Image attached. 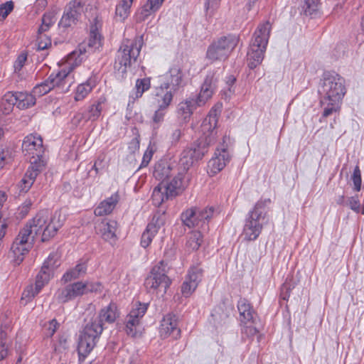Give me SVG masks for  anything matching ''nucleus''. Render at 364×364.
<instances>
[{
	"mask_svg": "<svg viewBox=\"0 0 364 364\" xmlns=\"http://www.w3.org/2000/svg\"><path fill=\"white\" fill-rule=\"evenodd\" d=\"M65 217L59 212H55L51 217L48 211L39 212L21 229L13 242L10 257L15 264H20L24 256L33 247L35 237L41 235V241L46 242L54 237L58 230L63 226Z\"/></svg>",
	"mask_w": 364,
	"mask_h": 364,
	"instance_id": "f257e3e1",
	"label": "nucleus"
},
{
	"mask_svg": "<svg viewBox=\"0 0 364 364\" xmlns=\"http://www.w3.org/2000/svg\"><path fill=\"white\" fill-rule=\"evenodd\" d=\"M220 111L213 107L208 114L203 120L200 125V136L194 147H188L184 149L178 162V168L168 166L171 169V178L178 176L181 173V181H183V176L186 172L193 165V164L201 159L208 151V147L213 144L216 141L217 124ZM168 166V164H164Z\"/></svg>",
	"mask_w": 364,
	"mask_h": 364,
	"instance_id": "f03ea898",
	"label": "nucleus"
},
{
	"mask_svg": "<svg viewBox=\"0 0 364 364\" xmlns=\"http://www.w3.org/2000/svg\"><path fill=\"white\" fill-rule=\"evenodd\" d=\"M318 93L320 105L323 109V117L338 112L346 93L344 78L336 73H324L319 82Z\"/></svg>",
	"mask_w": 364,
	"mask_h": 364,
	"instance_id": "7ed1b4c3",
	"label": "nucleus"
},
{
	"mask_svg": "<svg viewBox=\"0 0 364 364\" xmlns=\"http://www.w3.org/2000/svg\"><path fill=\"white\" fill-rule=\"evenodd\" d=\"M171 171L168 166L158 164L154 168V176L161 181L152 193V202L155 206H159L164 201L173 199L185 188V183L181 181V173L171 178Z\"/></svg>",
	"mask_w": 364,
	"mask_h": 364,
	"instance_id": "20e7f679",
	"label": "nucleus"
},
{
	"mask_svg": "<svg viewBox=\"0 0 364 364\" xmlns=\"http://www.w3.org/2000/svg\"><path fill=\"white\" fill-rule=\"evenodd\" d=\"M271 203L269 198H261L246 216L242 230V235L245 240H255L265 224L268 222L267 206Z\"/></svg>",
	"mask_w": 364,
	"mask_h": 364,
	"instance_id": "39448f33",
	"label": "nucleus"
},
{
	"mask_svg": "<svg viewBox=\"0 0 364 364\" xmlns=\"http://www.w3.org/2000/svg\"><path fill=\"white\" fill-rule=\"evenodd\" d=\"M82 47L80 48L79 52L74 50L67 58L65 68L56 73H51L47 79L52 89H56L59 92L65 93L69 91L73 82V77L70 73L74 68L81 64L84 60L82 52Z\"/></svg>",
	"mask_w": 364,
	"mask_h": 364,
	"instance_id": "423d86ee",
	"label": "nucleus"
},
{
	"mask_svg": "<svg viewBox=\"0 0 364 364\" xmlns=\"http://www.w3.org/2000/svg\"><path fill=\"white\" fill-rule=\"evenodd\" d=\"M142 46V36L124 40L116 54L114 70L122 75L125 74L127 68L136 61Z\"/></svg>",
	"mask_w": 364,
	"mask_h": 364,
	"instance_id": "0eeeda50",
	"label": "nucleus"
},
{
	"mask_svg": "<svg viewBox=\"0 0 364 364\" xmlns=\"http://www.w3.org/2000/svg\"><path fill=\"white\" fill-rule=\"evenodd\" d=\"M271 24L266 21L259 24L254 33L253 38L247 53L248 67L254 69L262 63L268 43Z\"/></svg>",
	"mask_w": 364,
	"mask_h": 364,
	"instance_id": "6e6552de",
	"label": "nucleus"
},
{
	"mask_svg": "<svg viewBox=\"0 0 364 364\" xmlns=\"http://www.w3.org/2000/svg\"><path fill=\"white\" fill-rule=\"evenodd\" d=\"M102 331L103 324L97 319L93 318L85 325L78 339L77 352L80 362H82L95 348Z\"/></svg>",
	"mask_w": 364,
	"mask_h": 364,
	"instance_id": "1a4fd4ad",
	"label": "nucleus"
},
{
	"mask_svg": "<svg viewBox=\"0 0 364 364\" xmlns=\"http://www.w3.org/2000/svg\"><path fill=\"white\" fill-rule=\"evenodd\" d=\"M171 281L167 276L166 264L161 261L154 266L144 281V286L150 294H166Z\"/></svg>",
	"mask_w": 364,
	"mask_h": 364,
	"instance_id": "9d476101",
	"label": "nucleus"
},
{
	"mask_svg": "<svg viewBox=\"0 0 364 364\" xmlns=\"http://www.w3.org/2000/svg\"><path fill=\"white\" fill-rule=\"evenodd\" d=\"M238 43V38L233 35L223 36L213 41L208 47L206 58L211 63L225 60Z\"/></svg>",
	"mask_w": 364,
	"mask_h": 364,
	"instance_id": "9b49d317",
	"label": "nucleus"
},
{
	"mask_svg": "<svg viewBox=\"0 0 364 364\" xmlns=\"http://www.w3.org/2000/svg\"><path fill=\"white\" fill-rule=\"evenodd\" d=\"M214 211L215 209L212 206L203 208L192 207L183 211L181 218L183 225L190 228H198L206 230Z\"/></svg>",
	"mask_w": 364,
	"mask_h": 364,
	"instance_id": "f8f14e48",
	"label": "nucleus"
},
{
	"mask_svg": "<svg viewBox=\"0 0 364 364\" xmlns=\"http://www.w3.org/2000/svg\"><path fill=\"white\" fill-rule=\"evenodd\" d=\"M83 0H71L65 6L59 26L68 28L77 23L85 11Z\"/></svg>",
	"mask_w": 364,
	"mask_h": 364,
	"instance_id": "ddd939ff",
	"label": "nucleus"
},
{
	"mask_svg": "<svg viewBox=\"0 0 364 364\" xmlns=\"http://www.w3.org/2000/svg\"><path fill=\"white\" fill-rule=\"evenodd\" d=\"M219 75L217 72H209L200 87V91L195 98L198 106L204 105L212 97L217 89Z\"/></svg>",
	"mask_w": 364,
	"mask_h": 364,
	"instance_id": "4468645a",
	"label": "nucleus"
},
{
	"mask_svg": "<svg viewBox=\"0 0 364 364\" xmlns=\"http://www.w3.org/2000/svg\"><path fill=\"white\" fill-rule=\"evenodd\" d=\"M22 150L26 156L31 158V160H43V139L38 135L30 134L26 136L22 144Z\"/></svg>",
	"mask_w": 364,
	"mask_h": 364,
	"instance_id": "2eb2a0df",
	"label": "nucleus"
},
{
	"mask_svg": "<svg viewBox=\"0 0 364 364\" xmlns=\"http://www.w3.org/2000/svg\"><path fill=\"white\" fill-rule=\"evenodd\" d=\"M86 288L87 287L82 282L68 284L56 291V299L59 303H67L86 294Z\"/></svg>",
	"mask_w": 364,
	"mask_h": 364,
	"instance_id": "dca6fc26",
	"label": "nucleus"
},
{
	"mask_svg": "<svg viewBox=\"0 0 364 364\" xmlns=\"http://www.w3.org/2000/svg\"><path fill=\"white\" fill-rule=\"evenodd\" d=\"M231 154L228 146L224 144L218 147L214 156L208 162L209 172L213 175L222 171L230 162Z\"/></svg>",
	"mask_w": 364,
	"mask_h": 364,
	"instance_id": "f3484780",
	"label": "nucleus"
},
{
	"mask_svg": "<svg viewBox=\"0 0 364 364\" xmlns=\"http://www.w3.org/2000/svg\"><path fill=\"white\" fill-rule=\"evenodd\" d=\"M148 308V304L139 303L136 308H133L126 318L125 331L127 335L135 337L137 334V327L140 319L144 316Z\"/></svg>",
	"mask_w": 364,
	"mask_h": 364,
	"instance_id": "a211bd4d",
	"label": "nucleus"
},
{
	"mask_svg": "<svg viewBox=\"0 0 364 364\" xmlns=\"http://www.w3.org/2000/svg\"><path fill=\"white\" fill-rule=\"evenodd\" d=\"M203 277V270L199 267H192L190 268L186 280L181 287L182 294L188 297L196 289L199 282Z\"/></svg>",
	"mask_w": 364,
	"mask_h": 364,
	"instance_id": "6ab92c4d",
	"label": "nucleus"
},
{
	"mask_svg": "<svg viewBox=\"0 0 364 364\" xmlns=\"http://www.w3.org/2000/svg\"><path fill=\"white\" fill-rule=\"evenodd\" d=\"M100 26L101 23L98 19L97 18H94L93 22L90 26V38L87 43L88 50H86L85 45H80L78 49L76 50L79 52L80 48L82 47V52L84 56V59L86 57L85 53L87 52L90 53L95 51L102 46V36L99 31V28Z\"/></svg>",
	"mask_w": 364,
	"mask_h": 364,
	"instance_id": "aec40b11",
	"label": "nucleus"
},
{
	"mask_svg": "<svg viewBox=\"0 0 364 364\" xmlns=\"http://www.w3.org/2000/svg\"><path fill=\"white\" fill-rule=\"evenodd\" d=\"M160 335L162 338L171 336L173 338H178L181 334V330L178 328L177 317L175 314H168L161 322Z\"/></svg>",
	"mask_w": 364,
	"mask_h": 364,
	"instance_id": "412c9836",
	"label": "nucleus"
},
{
	"mask_svg": "<svg viewBox=\"0 0 364 364\" xmlns=\"http://www.w3.org/2000/svg\"><path fill=\"white\" fill-rule=\"evenodd\" d=\"M118 225L117 221L114 220H102L96 226V231L100 237L110 242L111 244L117 240L116 231L117 230Z\"/></svg>",
	"mask_w": 364,
	"mask_h": 364,
	"instance_id": "4be33fe9",
	"label": "nucleus"
},
{
	"mask_svg": "<svg viewBox=\"0 0 364 364\" xmlns=\"http://www.w3.org/2000/svg\"><path fill=\"white\" fill-rule=\"evenodd\" d=\"M53 274L46 269V267H42L41 271L36 276L35 286L28 287L23 291V295L26 297H34L38 294L42 288L48 282Z\"/></svg>",
	"mask_w": 364,
	"mask_h": 364,
	"instance_id": "5701e85b",
	"label": "nucleus"
},
{
	"mask_svg": "<svg viewBox=\"0 0 364 364\" xmlns=\"http://www.w3.org/2000/svg\"><path fill=\"white\" fill-rule=\"evenodd\" d=\"M155 101L158 107L168 109L171 104L173 95L176 91H173L170 88L168 82H164L155 90Z\"/></svg>",
	"mask_w": 364,
	"mask_h": 364,
	"instance_id": "b1692460",
	"label": "nucleus"
},
{
	"mask_svg": "<svg viewBox=\"0 0 364 364\" xmlns=\"http://www.w3.org/2000/svg\"><path fill=\"white\" fill-rule=\"evenodd\" d=\"M165 0H146L145 4L136 11V21L138 23L146 21L161 7Z\"/></svg>",
	"mask_w": 364,
	"mask_h": 364,
	"instance_id": "393cba45",
	"label": "nucleus"
},
{
	"mask_svg": "<svg viewBox=\"0 0 364 364\" xmlns=\"http://www.w3.org/2000/svg\"><path fill=\"white\" fill-rule=\"evenodd\" d=\"M163 222L160 220L159 216L154 215L152 220L147 225L145 230L143 232L141 238V245L144 248L149 246L153 238L158 233Z\"/></svg>",
	"mask_w": 364,
	"mask_h": 364,
	"instance_id": "a878e982",
	"label": "nucleus"
},
{
	"mask_svg": "<svg viewBox=\"0 0 364 364\" xmlns=\"http://www.w3.org/2000/svg\"><path fill=\"white\" fill-rule=\"evenodd\" d=\"M104 100L99 99L88 107L87 111L85 114H76L74 119L77 120V122H80L82 119H84L86 122L96 121L101 116L104 107Z\"/></svg>",
	"mask_w": 364,
	"mask_h": 364,
	"instance_id": "bb28decb",
	"label": "nucleus"
},
{
	"mask_svg": "<svg viewBox=\"0 0 364 364\" xmlns=\"http://www.w3.org/2000/svg\"><path fill=\"white\" fill-rule=\"evenodd\" d=\"M184 74L182 68L179 64H173L169 68L166 74V77L170 85V88L173 91H177L181 86Z\"/></svg>",
	"mask_w": 364,
	"mask_h": 364,
	"instance_id": "cd10ccee",
	"label": "nucleus"
},
{
	"mask_svg": "<svg viewBox=\"0 0 364 364\" xmlns=\"http://www.w3.org/2000/svg\"><path fill=\"white\" fill-rule=\"evenodd\" d=\"M119 200L118 193H114L110 197L102 201L95 209L96 216H104L110 214Z\"/></svg>",
	"mask_w": 364,
	"mask_h": 364,
	"instance_id": "c85d7f7f",
	"label": "nucleus"
},
{
	"mask_svg": "<svg viewBox=\"0 0 364 364\" xmlns=\"http://www.w3.org/2000/svg\"><path fill=\"white\" fill-rule=\"evenodd\" d=\"M237 309L240 314V323H250L254 322L255 311L251 304L245 298H241L237 302Z\"/></svg>",
	"mask_w": 364,
	"mask_h": 364,
	"instance_id": "c756f323",
	"label": "nucleus"
},
{
	"mask_svg": "<svg viewBox=\"0 0 364 364\" xmlns=\"http://www.w3.org/2000/svg\"><path fill=\"white\" fill-rule=\"evenodd\" d=\"M151 87V80L149 77L137 79L135 83L134 90L130 94L128 106L134 104V101L140 98L144 92L149 90Z\"/></svg>",
	"mask_w": 364,
	"mask_h": 364,
	"instance_id": "7c9ffc66",
	"label": "nucleus"
},
{
	"mask_svg": "<svg viewBox=\"0 0 364 364\" xmlns=\"http://www.w3.org/2000/svg\"><path fill=\"white\" fill-rule=\"evenodd\" d=\"M198 106L195 98H188L180 102L178 105V114L184 121H187L193 114V112Z\"/></svg>",
	"mask_w": 364,
	"mask_h": 364,
	"instance_id": "2f4dec72",
	"label": "nucleus"
},
{
	"mask_svg": "<svg viewBox=\"0 0 364 364\" xmlns=\"http://www.w3.org/2000/svg\"><path fill=\"white\" fill-rule=\"evenodd\" d=\"M118 316L119 313L117 305L112 302L100 310L99 316L95 319L100 321L102 324L103 321L112 323L115 321Z\"/></svg>",
	"mask_w": 364,
	"mask_h": 364,
	"instance_id": "473e14b6",
	"label": "nucleus"
},
{
	"mask_svg": "<svg viewBox=\"0 0 364 364\" xmlns=\"http://www.w3.org/2000/svg\"><path fill=\"white\" fill-rule=\"evenodd\" d=\"M87 267L85 262H79L75 267L68 269L63 275L62 281L67 283L83 277L87 272Z\"/></svg>",
	"mask_w": 364,
	"mask_h": 364,
	"instance_id": "72a5a7b5",
	"label": "nucleus"
},
{
	"mask_svg": "<svg viewBox=\"0 0 364 364\" xmlns=\"http://www.w3.org/2000/svg\"><path fill=\"white\" fill-rule=\"evenodd\" d=\"M95 81L91 78L88 79L86 82L80 84L75 90V100L81 101L84 100L92 90L95 87Z\"/></svg>",
	"mask_w": 364,
	"mask_h": 364,
	"instance_id": "f704fd0d",
	"label": "nucleus"
},
{
	"mask_svg": "<svg viewBox=\"0 0 364 364\" xmlns=\"http://www.w3.org/2000/svg\"><path fill=\"white\" fill-rule=\"evenodd\" d=\"M46 166L44 160H31V165L27 169L24 176L34 183L37 176L43 170Z\"/></svg>",
	"mask_w": 364,
	"mask_h": 364,
	"instance_id": "c9c22d12",
	"label": "nucleus"
},
{
	"mask_svg": "<svg viewBox=\"0 0 364 364\" xmlns=\"http://www.w3.org/2000/svg\"><path fill=\"white\" fill-rule=\"evenodd\" d=\"M203 241L202 234L200 231H192L187 235L186 249L188 252L198 250Z\"/></svg>",
	"mask_w": 364,
	"mask_h": 364,
	"instance_id": "e433bc0d",
	"label": "nucleus"
},
{
	"mask_svg": "<svg viewBox=\"0 0 364 364\" xmlns=\"http://www.w3.org/2000/svg\"><path fill=\"white\" fill-rule=\"evenodd\" d=\"M17 107L20 109H26L36 104V98L33 93L17 92Z\"/></svg>",
	"mask_w": 364,
	"mask_h": 364,
	"instance_id": "4c0bfd02",
	"label": "nucleus"
},
{
	"mask_svg": "<svg viewBox=\"0 0 364 364\" xmlns=\"http://www.w3.org/2000/svg\"><path fill=\"white\" fill-rule=\"evenodd\" d=\"M133 1L134 0H121L119 1V3L116 6V18L122 21L128 17Z\"/></svg>",
	"mask_w": 364,
	"mask_h": 364,
	"instance_id": "58836bf2",
	"label": "nucleus"
},
{
	"mask_svg": "<svg viewBox=\"0 0 364 364\" xmlns=\"http://www.w3.org/2000/svg\"><path fill=\"white\" fill-rule=\"evenodd\" d=\"M296 283L294 282L292 277H287L285 282L281 287L280 297L283 300L287 301L290 296L292 289H294Z\"/></svg>",
	"mask_w": 364,
	"mask_h": 364,
	"instance_id": "ea45409f",
	"label": "nucleus"
},
{
	"mask_svg": "<svg viewBox=\"0 0 364 364\" xmlns=\"http://www.w3.org/2000/svg\"><path fill=\"white\" fill-rule=\"evenodd\" d=\"M60 264V255L58 252H53L49 255L42 267H46L47 270L53 274Z\"/></svg>",
	"mask_w": 364,
	"mask_h": 364,
	"instance_id": "a19ab883",
	"label": "nucleus"
},
{
	"mask_svg": "<svg viewBox=\"0 0 364 364\" xmlns=\"http://www.w3.org/2000/svg\"><path fill=\"white\" fill-rule=\"evenodd\" d=\"M55 13L54 11H49L46 13L42 17V24L38 28V33L42 34L43 32L47 31L49 28L55 21Z\"/></svg>",
	"mask_w": 364,
	"mask_h": 364,
	"instance_id": "79ce46f5",
	"label": "nucleus"
},
{
	"mask_svg": "<svg viewBox=\"0 0 364 364\" xmlns=\"http://www.w3.org/2000/svg\"><path fill=\"white\" fill-rule=\"evenodd\" d=\"M236 78L233 75H229L226 79V86L222 92V97L225 100H229L235 93V88L234 87Z\"/></svg>",
	"mask_w": 364,
	"mask_h": 364,
	"instance_id": "37998d69",
	"label": "nucleus"
},
{
	"mask_svg": "<svg viewBox=\"0 0 364 364\" xmlns=\"http://www.w3.org/2000/svg\"><path fill=\"white\" fill-rule=\"evenodd\" d=\"M168 109L158 107L151 118L152 126L154 129L159 128V125L164 122L165 115Z\"/></svg>",
	"mask_w": 364,
	"mask_h": 364,
	"instance_id": "c03bdc74",
	"label": "nucleus"
},
{
	"mask_svg": "<svg viewBox=\"0 0 364 364\" xmlns=\"http://www.w3.org/2000/svg\"><path fill=\"white\" fill-rule=\"evenodd\" d=\"M51 86L48 80H45L44 82L40 83V84H38L36 85L33 90H32V93L33 95V96L35 97V98L36 97H41L46 94H47L48 92H50L52 88H51Z\"/></svg>",
	"mask_w": 364,
	"mask_h": 364,
	"instance_id": "a18cd8bd",
	"label": "nucleus"
},
{
	"mask_svg": "<svg viewBox=\"0 0 364 364\" xmlns=\"http://www.w3.org/2000/svg\"><path fill=\"white\" fill-rule=\"evenodd\" d=\"M351 181L354 186V190L357 192L360 191L361 189L362 179L361 172L358 166L354 168L353 173L351 176Z\"/></svg>",
	"mask_w": 364,
	"mask_h": 364,
	"instance_id": "49530a36",
	"label": "nucleus"
},
{
	"mask_svg": "<svg viewBox=\"0 0 364 364\" xmlns=\"http://www.w3.org/2000/svg\"><path fill=\"white\" fill-rule=\"evenodd\" d=\"M254 322H250V323H240L242 328L241 333L242 337L246 336L247 338H250L254 336L258 332L257 328L253 326Z\"/></svg>",
	"mask_w": 364,
	"mask_h": 364,
	"instance_id": "de8ad7c7",
	"label": "nucleus"
},
{
	"mask_svg": "<svg viewBox=\"0 0 364 364\" xmlns=\"http://www.w3.org/2000/svg\"><path fill=\"white\" fill-rule=\"evenodd\" d=\"M154 151H155V149H154V146H152V144L150 143L149 144L146 151L144 154L142 161H141V163L140 165V168L146 167L148 166V164H149V162L153 156Z\"/></svg>",
	"mask_w": 364,
	"mask_h": 364,
	"instance_id": "09e8293b",
	"label": "nucleus"
},
{
	"mask_svg": "<svg viewBox=\"0 0 364 364\" xmlns=\"http://www.w3.org/2000/svg\"><path fill=\"white\" fill-rule=\"evenodd\" d=\"M14 9V3L12 1H6L4 4L0 5V20L5 19L8 15Z\"/></svg>",
	"mask_w": 364,
	"mask_h": 364,
	"instance_id": "8fccbe9b",
	"label": "nucleus"
},
{
	"mask_svg": "<svg viewBox=\"0 0 364 364\" xmlns=\"http://www.w3.org/2000/svg\"><path fill=\"white\" fill-rule=\"evenodd\" d=\"M346 205L356 213L360 212V203L358 195L348 198Z\"/></svg>",
	"mask_w": 364,
	"mask_h": 364,
	"instance_id": "3c124183",
	"label": "nucleus"
},
{
	"mask_svg": "<svg viewBox=\"0 0 364 364\" xmlns=\"http://www.w3.org/2000/svg\"><path fill=\"white\" fill-rule=\"evenodd\" d=\"M306 15H312L317 10L318 0H304Z\"/></svg>",
	"mask_w": 364,
	"mask_h": 364,
	"instance_id": "603ef678",
	"label": "nucleus"
},
{
	"mask_svg": "<svg viewBox=\"0 0 364 364\" xmlns=\"http://www.w3.org/2000/svg\"><path fill=\"white\" fill-rule=\"evenodd\" d=\"M58 327V323L55 319L50 320L48 325L45 326V333L46 336L51 337L53 336Z\"/></svg>",
	"mask_w": 364,
	"mask_h": 364,
	"instance_id": "864d4df0",
	"label": "nucleus"
},
{
	"mask_svg": "<svg viewBox=\"0 0 364 364\" xmlns=\"http://www.w3.org/2000/svg\"><path fill=\"white\" fill-rule=\"evenodd\" d=\"M17 92H9L6 94L4 95L3 100L6 102H7L10 106L11 105H16L17 106Z\"/></svg>",
	"mask_w": 364,
	"mask_h": 364,
	"instance_id": "5fc2aeb1",
	"label": "nucleus"
},
{
	"mask_svg": "<svg viewBox=\"0 0 364 364\" xmlns=\"http://www.w3.org/2000/svg\"><path fill=\"white\" fill-rule=\"evenodd\" d=\"M220 0H205V7L210 14L219 6Z\"/></svg>",
	"mask_w": 364,
	"mask_h": 364,
	"instance_id": "6e6d98bb",
	"label": "nucleus"
},
{
	"mask_svg": "<svg viewBox=\"0 0 364 364\" xmlns=\"http://www.w3.org/2000/svg\"><path fill=\"white\" fill-rule=\"evenodd\" d=\"M33 184V182L28 180V178H26V176H23V178L19 182L18 188L21 192L26 193L28 191Z\"/></svg>",
	"mask_w": 364,
	"mask_h": 364,
	"instance_id": "4d7b16f0",
	"label": "nucleus"
},
{
	"mask_svg": "<svg viewBox=\"0 0 364 364\" xmlns=\"http://www.w3.org/2000/svg\"><path fill=\"white\" fill-rule=\"evenodd\" d=\"M26 59L27 55L26 54H21L20 55H18V57L17 58L16 60L14 62V71L16 73L19 72L21 70V69L24 65Z\"/></svg>",
	"mask_w": 364,
	"mask_h": 364,
	"instance_id": "13d9d810",
	"label": "nucleus"
},
{
	"mask_svg": "<svg viewBox=\"0 0 364 364\" xmlns=\"http://www.w3.org/2000/svg\"><path fill=\"white\" fill-rule=\"evenodd\" d=\"M43 36L40 34L38 39V50H43L46 49L49 46L51 45V41L50 38L45 36V39H43Z\"/></svg>",
	"mask_w": 364,
	"mask_h": 364,
	"instance_id": "bf43d9fd",
	"label": "nucleus"
},
{
	"mask_svg": "<svg viewBox=\"0 0 364 364\" xmlns=\"http://www.w3.org/2000/svg\"><path fill=\"white\" fill-rule=\"evenodd\" d=\"M83 283L87 287L86 294H87L88 292H96L101 290V284L99 282L94 283L90 282H86Z\"/></svg>",
	"mask_w": 364,
	"mask_h": 364,
	"instance_id": "052dcab7",
	"label": "nucleus"
},
{
	"mask_svg": "<svg viewBox=\"0 0 364 364\" xmlns=\"http://www.w3.org/2000/svg\"><path fill=\"white\" fill-rule=\"evenodd\" d=\"M140 141L138 137L133 138L129 143L128 149L131 154H134L139 149Z\"/></svg>",
	"mask_w": 364,
	"mask_h": 364,
	"instance_id": "680f3d73",
	"label": "nucleus"
},
{
	"mask_svg": "<svg viewBox=\"0 0 364 364\" xmlns=\"http://www.w3.org/2000/svg\"><path fill=\"white\" fill-rule=\"evenodd\" d=\"M181 135H182V132H181V129L177 128V129H175L174 130H173V132L171 134V136H170L171 144H176L180 140Z\"/></svg>",
	"mask_w": 364,
	"mask_h": 364,
	"instance_id": "e2e57ef3",
	"label": "nucleus"
},
{
	"mask_svg": "<svg viewBox=\"0 0 364 364\" xmlns=\"http://www.w3.org/2000/svg\"><path fill=\"white\" fill-rule=\"evenodd\" d=\"M9 155V151L8 149H2L0 152V169L5 165Z\"/></svg>",
	"mask_w": 364,
	"mask_h": 364,
	"instance_id": "0e129e2a",
	"label": "nucleus"
},
{
	"mask_svg": "<svg viewBox=\"0 0 364 364\" xmlns=\"http://www.w3.org/2000/svg\"><path fill=\"white\" fill-rule=\"evenodd\" d=\"M7 345L0 344V360H3L7 356Z\"/></svg>",
	"mask_w": 364,
	"mask_h": 364,
	"instance_id": "69168bd1",
	"label": "nucleus"
},
{
	"mask_svg": "<svg viewBox=\"0 0 364 364\" xmlns=\"http://www.w3.org/2000/svg\"><path fill=\"white\" fill-rule=\"evenodd\" d=\"M7 333L1 329L0 332V344H6Z\"/></svg>",
	"mask_w": 364,
	"mask_h": 364,
	"instance_id": "338daca9",
	"label": "nucleus"
},
{
	"mask_svg": "<svg viewBox=\"0 0 364 364\" xmlns=\"http://www.w3.org/2000/svg\"><path fill=\"white\" fill-rule=\"evenodd\" d=\"M6 195L4 192L0 191V208L3 206L4 203L6 200Z\"/></svg>",
	"mask_w": 364,
	"mask_h": 364,
	"instance_id": "774afa93",
	"label": "nucleus"
}]
</instances>
